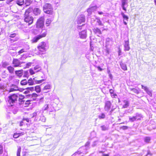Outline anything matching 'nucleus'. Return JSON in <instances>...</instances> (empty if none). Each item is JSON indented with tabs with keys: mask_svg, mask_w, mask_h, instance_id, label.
<instances>
[{
	"mask_svg": "<svg viewBox=\"0 0 156 156\" xmlns=\"http://www.w3.org/2000/svg\"><path fill=\"white\" fill-rule=\"evenodd\" d=\"M43 111H41V112H40V114H39V116L40 117V120H41L43 122H44L46 121V118L43 115Z\"/></svg>",
	"mask_w": 156,
	"mask_h": 156,
	"instance_id": "obj_15",
	"label": "nucleus"
},
{
	"mask_svg": "<svg viewBox=\"0 0 156 156\" xmlns=\"http://www.w3.org/2000/svg\"><path fill=\"white\" fill-rule=\"evenodd\" d=\"M96 145V141H94L92 144V146L93 147L95 146Z\"/></svg>",
	"mask_w": 156,
	"mask_h": 156,
	"instance_id": "obj_63",
	"label": "nucleus"
},
{
	"mask_svg": "<svg viewBox=\"0 0 156 156\" xmlns=\"http://www.w3.org/2000/svg\"><path fill=\"white\" fill-rule=\"evenodd\" d=\"M21 151V147H19L18 148L17 152V156H20V153Z\"/></svg>",
	"mask_w": 156,
	"mask_h": 156,
	"instance_id": "obj_46",
	"label": "nucleus"
},
{
	"mask_svg": "<svg viewBox=\"0 0 156 156\" xmlns=\"http://www.w3.org/2000/svg\"><path fill=\"white\" fill-rule=\"evenodd\" d=\"M128 127L126 126H123L122 127V129H128Z\"/></svg>",
	"mask_w": 156,
	"mask_h": 156,
	"instance_id": "obj_60",
	"label": "nucleus"
},
{
	"mask_svg": "<svg viewBox=\"0 0 156 156\" xmlns=\"http://www.w3.org/2000/svg\"><path fill=\"white\" fill-rule=\"evenodd\" d=\"M96 21L97 24L99 26H103V24L102 23V22L99 19L97 18L96 19Z\"/></svg>",
	"mask_w": 156,
	"mask_h": 156,
	"instance_id": "obj_35",
	"label": "nucleus"
},
{
	"mask_svg": "<svg viewBox=\"0 0 156 156\" xmlns=\"http://www.w3.org/2000/svg\"><path fill=\"white\" fill-rule=\"evenodd\" d=\"M23 52H26V51L24 49H22L19 51L18 53L20 55Z\"/></svg>",
	"mask_w": 156,
	"mask_h": 156,
	"instance_id": "obj_48",
	"label": "nucleus"
},
{
	"mask_svg": "<svg viewBox=\"0 0 156 156\" xmlns=\"http://www.w3.org/2000/svg\"><path fill=\"white\" fill-rule=\"evenodd\" d=\"M90 142L89 141L87 142L85 144L84 146H82L80 149H85L86 150H87L89 148V146L90 145Z\"/></svg>",
	"mask_w": 156,
	"mask_h": 156,
	"instance_id": "obj_17",
	"label": "nucleus"
},
{
	"mask_svg": "<svg viewBox=\"0 0 156 156\" xmlns=\"http://www.w3.org/2000/svg\"><path fill=\"white\" fill-rule=\"evenodd\" d=\"M111 104L110 101H107L105 102V111L108 112L111 107Z\"/></svg>",
	"mask_w": 156,
	"mask_h": 156,
	"instance_id": "obj_11",
	"label": "nucleus"
},
{
	"mask_svg": "<svg viewBox=\"0 0 156 156\" xmlns=\"http://www.w3.org/2000/svg\"><path fill=\"white\" fill-rule=\"evenodd\" d=\"M121 15L122 16L123 19V23L125 25H127V23L126 21H128L129 19L128 17L125 15L123 12H121Z\"/></svg>",
	"mask_w": 156,
	"mask_h": 156,
	"instance_id": "obj_12",
	"label": "nucleus"
},
{
	"mask_svg": "<svg viewBox=\"0 0 156 156\" xmlns=\"http://www.w3.org/2000/svg\"><path fill=\"white\" fill-rule=\"evenodd\" d=\"M3 151V148L2 146L0 145V154H2Z\"/></svg>",
	"mask_w": 156,
	"mask_h": 156,
	"instance_id": "obj_54",
	"label": "nucleus"
},
{
	"mask_svg": "<svg viewBox=\"0 0 156 156\" xmlns=\"http://www.w3.org/2000/svg\"><path fill=\"white\" fill-rule=\"evenodd\" d=\"M33 12L35 15H38L40 14L41 10L38 8H35L34 9Z\"/></svg>",
	"mask_w": 156,
	"mask_h": 156,
	"instance_id": "obj_16",
	"label": "nucleus"
},
{
	"mask_svg": "<svg viewBox=\"0 0 156 156\" xmlns=\"http://www.w3.org/2000/svg\"><path fill=\"white\" fill-rule=\"evenodd\" d=\"M123 102L125 103V104L123 105V108H126L128 106H129V103L128 101L125 100L123 101Z\"/></svg>",
	"mask_w": 156,
	"mask_h": 156,
	"instance_id": "obj_29",
	"label": "nucleus"
},
{
	"mask_svg": "<svg viewBox=\"0 0 156 156\" xmlns=\"http://www.w3.org/2000/svg\"><path fill=\"white\" fill-rule=\"evenodd\" d=\"M16 34L15 33L11 34H10V36H9V37H12V38H13L16 36Z\"/></svg>",
	"mask_w": 156,
	"mask_h": 156,
	"instance_id": "obj_58",
	"label": "nucleus"
},
{
	"mask_svg": "<svg viewBox=\"0 0 156 156\" xmlns=\"http://www.w3.org/2000/svg\"><path fill=\"white\" fill-rule=\"evenodd\" d=\"M29 92H30V91H29V90H27L25 91L24 92V93L26 94H27L29 93Z\"/></svg>",
	"mask_w": 156,
	"mask_h": 156,
	"instance_id": "obj_64",
	"label": "nucleus"
},
{
	"mask_svg": "<svg viewBox=\"0 0 156 156\" xmlns=\"http://www.w3.org/2000/svg\"><path fill=\"white\" fill-rule=\"evenodd\" d=\"M129 121L132 122L136 120V118L135 117V116H133V117H129Z\"/></svg>",
	"mask_w": 156,
	"mask_h": 156,
	"instance_id": "obj_42",
	"label": "nucleus"
},
{
	"mask_svg": "<svg viewBox=\"0 0 156 156\" xmlns=\"http://www.w3.org/2000/svg\"><path fill=\"white\" fill-rule=\"evenodd\" d=\"M7 69L9 70V72L11 73H13L14 68L11 66H9L7 67Z\"/></svg>",
	"mask_w": 156,
	"mask_h": 156,
	"instance_id": "obj_34",
	"label": "nucleus"
},
{
	"mask_svg": "<svg viewBox=\"0 0 156 156\" xmlns=\"http://www.w3.org/2000/svg\"><path fill=\"white\" fill-rule=\"evenodd\" d=\"M23 70H18L16 71L15 72V74L18 76H22L23 75Z\"/></svg>",
	"mask_w": 156,
	"mask_h": 156,
	"instance_id": "obj_25",
	"label": "nucleus"
},
{
	"mask_svg": "<svg viewBox=\"0 0 156 156\" xmlns=\"http://www.w3.org/2000/svg\"><path fill=\"white\" fill-rule=\"evenodd\" d=\"M26 89L32 91L34 90V87H28L26 88Z\"/></svg>",
	"mask_w": 156,
	"mask_h": 156,
	"instance_id": "obj_49",
	"label": "nucleus"
},
{
	"mask_svg": "<svg viewBox=\"0 0 156 156\" xmlns=\"http://www.w3.org/2000/svg\"><path fill=\"white\" fill-rule=\"evenodd\" d=\"M29 97H31L34 100H35L36 98L38 96V95L35 93H33L31 94H29L28 95Z\"/></svg>",
	"mask_w": 156,
	"mask_h": 156,
	"instance_id": "obj_27",
	"label": "nucleus"
},
{
	"mask_svg": "<svg viewBox=\"0 0 156 156\" xmlns=\"http://www.w3.org/2000/svg\"><path fill=\"white\" fill-rule=\"evenodd\" d=\"M18 98V95L15 94H13L9 97L8 102L11 106L17 102Z\"/></svg>",
	"mask_w": 156,
	"mask_h": 156,
	"instance_id": "obj_4",
	"label": "nucleus"
},
{
	"mask_svg": "<svg viewBox=\"0 0 156 156\" xmlns=\"http://www.w3.org/2000/svg\"><path fill=\"white\" fill-rule=\"evenodd\" d=\"M85 20V16L83 15H81L78 18L77 23L78 24H81L84 22Z\"/></svg>",
	"mask_w": 156,
	"mask_h": 156,
	"instance_id": "obj_10",
	"label": "nucleus"
},
{
	"mask_svg": "<svg viewBox=\"0 0 156 156\" xmlns=\"http://www.w3.org/2000/svg\"><path fill=\"white\" fill-rule=\"evenodd\" d=\"M44 80H44V79H42V80H37V81H36L37 82L35 83V84H36L41 83H42V82H43Z\"/></svg>",
	"mask_w": 156,
	"mask_h": 156,
	"instance_id": "obj_51",
	"label": "nucleus"
},
{
	"mask_svg": "<svg viewBox=\"0 0 156 156\" xmlns=\"http://www.w3.org/2000/svg\"><path fill=\"white\" fill-rule=\"evenodd\" d=\"M141 87L142 88L144 89L145 91L148 88V87H147L144 86L143 85H141Z\"/></svg>",
	"mask_w": 156,
	"mask_h": 156,
	"instance_id": "obj_59",
	"label": "nucleus"
},
{
	"mask_svg": "<svg viewBox=\"0 0 156 156\" xmlns=\"http://www.w3.org/2000/svg\"><path fill=\"white\" fill-rule=\"evenodd\" d=\"M120 65L121 68L124 71L127 70L126 65L122 62L120 63Z\"/></svg>",
	"mask_w": 156,
	"mask_h": 156,
	"instance_id": "obj_22",
	"label": "nucleus"
},
{
	"mask_svg": "<svg viewBox=\"0 0 156 156\" xmlns=\"http://www.w3.org/2000/svg\"><path fill=\"white\" fill-rule=\"evenodd\" d=\"M44 18L43 16H41L38 19L36 23L37 28H42L44 26Z\"/></svg>",
	"mask_w": 156,
	"mask_h": 156,
	"instance_id": "obj_5",
	"label": "nucleus"
},
{
	"mask_svg": "<svg viewBox=\"0 0 156 156\" xmlns=\"http://www.w3.org/2000/svg\"><path fill=\"white\" fill-rule=\"evenodd\" d=\"M28 73L27 71H25L24 72V76L25 77H28Z\"/></svg>",
	"mask_w": 156,
	"mask_h": 156,
	"instance_id": "obj_55",
	"label": "nucleus"
},
{
	"mask_svg": "<svg viewBox=\"0 0 156 156\" xmlns=\"http://www.w3.org/2000/svg\"><path fill=\"white\" fill-rule=\"evenodd\" d=\"M110 42L112 43V40L109 38H107L106 39V45L105 47H107L108 45H112V43L110 44Z\"/></svg>",
	"mask_w": 156,
	"mask_h": 156,
	"instance_id": "obj_21",
	"label": "nucleus"
},
{
	"mask_svg": "<svg viewBox=\"0 0 156 156\" xmlns=\"http://www.w3.org/2000/svg\"><path fill=\"white\" fill-rule=\"evenodd\" d=\"M51 88V86L50 84H48L45 86L43 89V90H47L50 89Z\"/></svg>",
	"mask_w": 156,
	"mask_h": 156,
	"instance_id": "obj_40",
	"label": "nucleus"
},
{
	"mask_svg": "<svg viewBox=\"0 0 156 156\" xmlns=\"http://www.w3.org/2000/svg\"><path fill=\"white\" fill-rule=\"evenodd\" d=\"M135 116V117L136 118V119L138 120L140 119L142 117V115L141 114H139L138 113H137Z\"/></svg>",
	"mask_w": 156,
	"mask_h": 156,
	"instance_id": "obj_38",
	"label": "nucleus"
},
{
	"mask_svg": "<svg viewBox=\"0 0 156 156\" xmlns=\"http://www.w3.org/2000/svg\"><path fill=\"white\" fill-rule=\"evenodd\" d=\"M106 49H105V51L108 54L109 53V49L107 48V47H105Z\"/></svg>",
	"mask_w": 156,
	"mask_h": 156,
	"instance_id": "obj_57",
	"label": "nucleus"
},
{
	"mask_svg": "<svg viewBox=\"0 0 156 156\" xmlns=\"http://www.w3.org/2000/svg\"><path fill=\"white\" fill-rule=\"evenodd\" d=\"M18 111L17 108H14L13 110V112L14 114H16Z\"/></svg>",
	"mask_w": 156,
	"mask_h": 156,
	"instance_id": "obj_56",
	"label": "nucleus"
},
{
	"mask_svg": "<svg viewBox=\"0 0 156 156\" xmlns=\"http://www.w3.org/2000/svg\"><path fill=\"white\" fill-rule=\"evenodd\" d=\"M24 63V62H20L18 59L16 58H14L12 61L13 66L15 67L20 66V65L22 63Z\"/></svg>",
	"mask_w": 156,
	"mask_h": 156,
	"instance_id": "obj_7",
	"label": "nucleus"
},
{
	"mask_svg": "<svg viewBox=\"0 0 156 156\" xmlns=\"http://www.w3.org/2000/svg\"><path fill=\"white\" fill-rule=\"evenodd\" d=\"M19 136V134L17 133H15L13 136V137L15 138H18Z\"/></svg>",
	"mask_w": 156,
	"mask_h": 156,
	"instance_id": "obj_53",
	"label": "nucleus"
},
{
	"mask_svg": "<svg viewBox=\"0 0 156 156\" xmlns=\"http://www.w3.org/2000/svg\"><path fill=\"white\" fill-rule=\"evenodd\" d=\"M93 31L95 34H101V32L100 29L97 27L94 28L93 29Z\"/></svg>",
	"mask_w": 156,
	"mask_h": 156,
	"instance_id": "obj_23",
	"label": "nucleus"
},
{
	"mask_svg": "<svg viewBox=\"0 0 156 156\" xmlns=\"http://www.w3.org/2000/svg\"><path fill=\"white\" fill-rule=\"evenodd\" d=\"M24 21L25 22L28 23V25H30L33 23L34 21V18L31 16H24Z\"/></svg>",
	"mask_w": 156,
	"mask_h": 156,
	"instance_id": "obj_6",
	"label": "nucleus"
},
{
	"mask_svg": "<svg viewBox=\"0 0 156 156\" xmlns=\"http://www.w3.org/2000/svg\"><path fill=\"white\" fill-rule=\"evenodd\" d=\"M29 72H30V73L31 75H33V74H35V73H36L35 71L34 72V70L33 69H30L29 70Z\"/></svg>",
	"mask_w": 156,
	"mask_h": 156,
	"instance_id": "obj_50",
	"label": "nucleus"
},
{
	"mask_svg": "<svg viewBox=\"0 0 156 156\" xmlns=\"http://www.w3.org/2000/svg\"><path fill=\"white\" fill-rule=\"evenodd\" d=\"M24 3L23 0H17L16 1V3L20 6L22 5Z\"/></svg>",
	"mask_w": 156,
	"mask_h": 156,
	"instance_id": "obj_30",
	"label": "nucleus"
},
{
	"mask_svg": "<svg viewBox=\"0 0 156 156\" xmlns=\"http://www.w3.org/2000/svg\"><path fill=\"white\" fill-rule=\"evenodd\" d=\"M46 47V43L44 42L40 43L37 47L39 51L42 52L41 53L40 52L39 54L41 57H42V54H44V52H45L46 51L45 47Z\"/></svg>",
	"mask_w": 156,
	"mask_h": 156,
	"instance_id": "obj_2",
	"label": "nucleus"
},
{
	"mask_svg": "<svg viewBox=\"0 0 156 156\" xmlns=\"http://www.w3.org/2000/svg\"><path fill=\"white\" fill-rule=\"evenodd\" d=\"M79 35L80 37L81 38H85L87 37V31L86 30H84L82 31L79 33Z\"/></svg>",
	"mask_w": 156,
	"mask_h": 156,
	"instance_id": "obj_13",
	"label": "nucleus"
},
{
	"mask_svg": "<svg viewBox=\"0 0 156 156\" xmlns=\"http://www.w3.org/2000/svg\"><path fill=\"white\" fill-rule=\"evenodd\" d=\"M82 153L83 154H86L87 152L86 151L81 152L80 151H78V152H75L71 156H78V155L81 154Z\"/></svg>",
	"mask_w": 156,
	"mask_h": 156,
	"instance_id": "obj_24",
	"label": "nucleus"
},
{
	"mask_svg": "<svg viewBox=\"0 0 156 156\" xmlns=\"http://www.w3.org/2000/svg\"><path fill=\"white\" fill-rule=\"evenodd\" d=\"M18 101L19 102V104H22L24 102V101L23 99H19Z\"/></svg>",
	"mask_w": 156,
	"mask_h": 156,
	"instance_id": "obj_52",
	"label": "nucleus"
},
{
	"mask_svg": "<svg viewBox=\"0 0 156 156\" xmlns=\"http://www.w3.org/2000/svg\"><path fill=\"white\" fill-rule=\"evenodd\" d=\"M35 90L37 93H39L41 92V89L40 86L38 85L35 87Z\"/></svg>",
	"mask_w": 156,
	"mask_h": 156,
	"instance_id": "obj_36",
	"label": "nucleus"
},
{
	"mask_svg": "<svg viewBox=\"0 0 156 156\" xmlns=\"http://www.w3.org/2000/svg\"><path fill=\"white\" fill-rule=\"evenodd\" d=\"M32 64L31 62H28L26 64V66L24 67V69H26V68H28Z\"/></svg>",
	"mask_w": 156,
	"mask_h": 156,
	"instance_id": "obj_47",
	"label": "nucleus"
},
{
	"mask_svg": "<svg viewBox=\"0 0 156 156\" xmlns=\"http://www.w3.org/2000/svg\"><path fill=\"white\" fill-rule=\"evenodd\" d=\"M41 34L34 37L31 40L33 43L37 42L41 38L45 37L47 34V31L45 30H42L41 32Z\"/></svg>",
	"mask_w": 156,
	"mask_h": 156,
	"instance_id": "obj_1",
	"label": "nucleus"
},
{
	"mask_svg": "<svg viewBox=\"0 0 156 156\" xmlns=\"http://www.w3.org/2000/svg\"><path fill=\"white\" fill-rule=\"evenodd\" d=\"M41 69V67L39 66H36L34 68V70L36 73L38 72Z\"/></svg>",
	"mask_w": 156,
	"mask_h": 156,
	"instance_id": "obj_32",
	"label": "nucleus"
},
{
	"mask_svg": "<svg viewBox=\"0 0 156 156\" xmlns=\"http://www.w3.org/2000/svg\"><path fill=\"white\" fill-rule=\"evenodd\" d=\"M32 2L31 0H26L24 2L26 5V6H29Z\"/></svg>",
	"mask_w": 156,
	"mask_h": 156,
	"instance_id": "obj_33",
	"label": "nucleus"
},
{
	"mask_svg": "<svg viewBox=\"0 0 156 156\" xmlns=\"http://www.w3.org/2000/svg\"><path fill=\"white\" fill-rule=\"evenodd\" d=\"M124 50L128 51L130 49L129 40L125 41L124 44Z\"/></svg>",
	"mask_w": 156,
	"mask_h": 156,
	"instance_id": "obj_14",
	"label": "nucleus"
},
{
	"mask_svg": "<svg viewBox=\"0 0 156 156\" xmlns=\"http://www.w3.org/2000/svg\"><path fill=\"white\" fill-rule=\"evenodd\" d=\"M53 20V18H52L47 19L45 23L46 26L48 27L49 26Z\"/></svg>",
	"mask_w": 156,
	"mask_h": 156,
	"instance_id": "obj_19",
	"label": "nucleus"
},
{
	"mask_svg": "<svg viewBox=\"0 0 156 156\" xmlns=\"http://www.w3.org/2000/svg\"><path fill=\"white\" fill-rule=\"evenodd\" d=\"M130 90L136 94H138L139 93V91L136 89L130 88Z\"/></svg>",
	"mask_w": 156,
	"mask_h": 156,
	"instance_id": "obj_43",
	"label": "nucleus"
},
{
	"mask_svg": "<svg viewBox=\"0 0 156 156\" xmlns=\"http://www.w3.org/2000/svg\"><path fill=\"white\" fill-rule=\"evenodd\" d=\"M83 25H82V26H78L77 27V28L78 30H81L82 29V27L83 26Z\"/></svg>",
	"mask_w": 156,
	"mask_h": 156,
	"instance_id": "obj_61",
	"label": "nucleus"
},
{
	"mask_svg": "<svg viewBox=\"0 0 156 156\" xmlns=\"http://www.w3.org/2000/svg\"><path fill=\"white\" fill-rule=\"evenodd\" d=\"M105 114H104L103 113H101V114H100L98 116V118L100 119H104L105 118Z\"/></svg>",
	"mask_w": 156,
	"mask_h": 156,
	"instance_id": "obj_44",
	"label": "nucleus"
},
{
	"mask_svg": "<svg viewBox=\"0 0 156 156\" xmlns=\"http://www.w3.org/2000/svg\"><path fill=\"white\" fill-rule=\"evenodd\" d=\"M98 7L96 5L94 6H92L90 5V7L89 8L87 9V12L88 13V16H90L92 14L93 12L95 11L97 9Z\"/></svg>",
	"mask_w": 156,
	"mask_h": 156,
	"instance_id": "obj_9",
	"label": "nucleus"
},
{
	"mask_svg": "<svg viewBox=\"0 0 156 156\" xmlns=\"http://www.w3.org/2000/svg\"><path fill=\"white\" fill-rule=\"evenodd\" d=\"M18 90V88L16 85L13 86V88H11L9 90V92H12L14 91H16Z\"/></svg>",
	"mask_w": 156,
	"mask_h": 156,
	"instance_id": "obj_31",
	"label": "nucleus"
},
{
	"mask_svg": "<svg viewBox=\"0 0 156 156\" xmlns=\"http://www.w3.org/2000/svg\"><path fill=\"white\" fill-rule=\"evenodd\" d=\"M145 91L150 96H152L151 91L148 88Z\"/></svg>",
	"mask_w": 156,
	"mask_h": 156,
	"instance_id": "obj_45",
	"label": "nucleus"
},
{
	"mask_svg": "<svg viewBox=\"0 0 156 156\" xmlns=\"http://www.w3.org/2000/svg\"><path fill=\"white\" fill-rule=\"evenodd\" d=\"M27 83L29 85L32 86L35 84V83L33 81V80L32 78H30L28 81H27Z\"/></svg>",
	"mask_w": 156,
	"mask_h": 156,
	"instance_id": "obj_20",
	"label": "nucleus"
},
{
	"mask_svg": "<svg viewBox=\"0 0 156 156\" xmlns=\"http://www.w3.org/2000/svg\"><path fill=\"white\" fill-rule=\"evenodd\" d=\"M43 11L46 13L53 14L52 7L51 4H50L47 3L44 5Z\"/></svg>",
	"mask_w": 156,
	"mask_h": 156,
	"instance_id": "obj_3",
	"label": "nucleus"
},
{
	"mask_svg": "<svg viewBox=\"0 0 156 156\" xmlns=\"http://www.w3.org/2000/svg\"><path fill=\"white\" fill-rule=\"evenodd\" d=\"M151 140V138L148 136L144 138V141L146 143H149Z\"/></svg>",
	"mask_w": 156,
	"mask_h": 156,
	"instance_id": "obj_41",
	"label": "nucleus"
},
{
	"mask_svg": "<svg viewBox=\"0 0 156 156\" xmlns=\"http://www.w3.org/2000/svg\"><path fill=\"white\" fill-rule=\"evenodd\" d=\"M54 109V108L52 107L50 105L46 104L42 108V111L43 112L44 111L48 110L50 112H53Z\"/></svg>",
	"mask_w": 156,
	"mask_h": 156,
	"instance_id": "obj_8",
	"label": "nucleus"
},
{
	"mask_svg": "<svg viewBox=\"0 0 156 156\" xmlns=\"http://www.w3.org/2000/svg\"><path fill=\"white\" fill-rule=\"evenodd\" d=\"M40 112H41V111H37V112H35L31 114L30 115L32 118L36 116L37 115L38 116H39V114H40Z\"/></svg>",
	"mask_w": 156,
	"mask_h": 156,
	"instance_id": "obj_28",
	"label": "nucleus"
},
{
	"mask_svg": "<svg viewBox=\"0 0 156 156\" xmlns=\"http://www.w3.org/2000/svg\"><path fill=\"white\" fill-rule=\"evenodd\" d=\"M20 97L19 98V99H23L24 98V96L23 95H20Z\"/></svg>",
	"mask_w": 156,
	"mask_h": 156,
	"instance_id": "obj_62",
	"label": "nucleus"
},
{
	"mask_svg": "<svg viewBox=\"0 0 156 156\" xmlns=\"http://www.w3.org/2000/svg\"><path fill=\"white\" fill-rule=\"evenodd\" d=\"M101 130L102 131H105L108 130V127L105 125L102 126H101Z\"/></svg>",
	"mask_w": 156,
	"mask_h": 156,
	"instance_id": "obj_39",
	"label": "nucleus"
},
{
	"mask_svg": "<svg viewBox=\"0 0 156 156\" xmlns=\"http://www.w3.org/2000/svg\"><path fill=\"white\" fill-rule=\"evenodd\" d=\"M122 2V7L123 10L125 11H126V8L125 7V6L126 5H127L128 4L127 1H121Z\"/></svg>",
	"mask_w": 156,
	"mask_h": 156,
	"instance_id": "obj_18",
	"label": "nucleus"
},
{
	"mask_svg": "<svg viewBox=\"0 0 156 156\" xmlns=\"http://www.w3.org/2000/svg\"><path fill=\"white\" fill-rule=\"evenodd\" d=\"M27 83V80L26 79H24L22 80L20 82V84L22 85H25Z\"/></svg>",
	"mask_w": 156,
	"mask_h": 156,
	"instance_id": "obj_37",
	"label": "nucleus"
},
{
	"mask_svg": "<svg viewBox=\"0 0 156 156\" xmlns=\"http://www.w3.org/2000/svg\"><path fill=\"white\" fill-rule=\"evenodd\" d=\"M31 9L30 8H29L27 9L26 10L24 14V16H30V15H29V14L31 12Z\"/></svg>",
	"mask_w": 156,
	"mask_h": 156,
	"instance_id": "obj_26",
	"label": "nucleus"
}]
</instances>
